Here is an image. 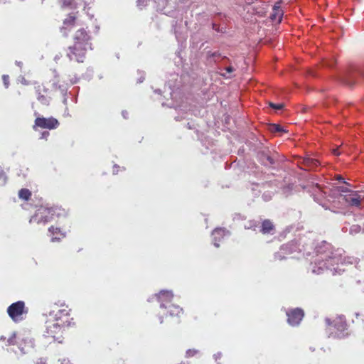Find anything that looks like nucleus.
<instances>
[{"label":"nucleus","instance_id":"18","mask_svg":"<svg viewBox=\"0 0 364 364\" xmlns=\"http://www.w3.org/2000/svg\"><path fill=\"white\" fill-rule=\"evenodd\" d=\"M35 89H36V94H37V99L42 104V105H48L49 103H50V99L43 95H41V92L43 90V92H47V89L43 87V86H41V85H38V86H36L35 87Z\"/></svg>","mask_w":364,"mask_h":364},{"label":"nucleus","instance_id":"55","mask_svg":"<svg viewBox=\"0 0 364 364\" xmlns=\"http://www.w3.org/2000/svg\"><path fill=\"white\" fill-rule=\"evenodd\" d=\"M67 102V99L65 97L64 100H63V102L65 104Z\"/></svg>","mask_w":364,"mask_h":364},{"label":"nucleus","instance_id":"30","mask_svg":"<svg viewBox=\"0 0 364 364\" xmlns=\"http://www.w3.org/2000/svg\"><path fill=\"white\" fill-rule=\"evenodd\" d=\"M2 80L4 82V85L6 88H8L9 86V77L8 75H3Z\"/></svg>","mask_w":364,"mask_h":364},{"label":"nucleus","instance_id":"29","mask_svg":"<svg viewBox=\"0 0 364 364\" xmlns=\"http://www.w3.org/2000/svg\"><path fill=\"white\" fill-rule=\"evenodd\" d=\"M198 350H196V349H188L186 350V357L189 358V357H193L194 356L196 353H198Z\"/></svg>","mask_w":364,"mask_h":364},{"label":"nucleus","instance_id":"40","mask_svg":"<svg viewBox=\"0 0 364 364\" xmlns=\"http://www.w3.org/2000/svg\"><path fill=\"white\" fill-rule=\"evenodd\" d=\"M58 89L60 90L63 95H66L67 89L65 87L59 85Z\"/></svg>","mask_w":364,"mask_h":364},{"label":"nucleus","instance_id":"38","mask_svg":"<svg viewBox=\"0 0 364 364\" xmlns=\"http://www.w3.org/2000/svg\"><path fill=\"white\" fill-rule=\"evenodd\" d=\"M60 364H71L70 361L68 358H60L58 360Z\"/></svg>","mask_w":364,"mask_h":364},{"label":"nucleus","instance_id":"24","mask_svg":"<svg viewBox=\"0 0 364 364\" xmlns=\"http://www.w3.org/2000/svg\"><path fill=\"white\" fill-rule=\"evenodd\" d=\"M304 164L309 168L313 169L319 166L318 160L311 158H306L304 160Z\"/></svg>","mask_w":364,"mask_h":364},{"label":"nucleus","instance_id":"27","mask_svg":"<svg viewBox=\"0 0 364 364\" xmlns=\"http://www.w3.org/2000/svg\"><path fill=\"white\" fill-rule=\"evenodd\" d=\"M7 181V177L5 173L1 170L0 167V186H3L6 184Z\"/></svg>","mask_w":364,"mask_h":364},{"label":"nucleus","instance_id":"41","mask_svg":"<svg viewBox=\"0 0 364 364\" xmlns=\"http://www.w3.org/2000/svg\"><path fill=\"white\" fill-rule=\"evenodd\" d=\"M228 73H232L234 71V68L232 66H228L225 68Z\"/></svg>","mask_w":364,"mask_h":364},{"label":"nucleus","instance_id":"16","mask_svg":"<svg viewBox=\"0 0 364 364\" xmlns=\"http://www.w3.org/2000/svg\"><path fill=\"white\" fill-rule=\"evenodd\" d=\"M75 22V16H72L71 14H70L69 16L63 21V26L60 28V31L63 36L66 37L68 35V32L74 26Z\"/></svg>","mask_w":364,"mask_h":364},{"label":"nucleus","instance_id":"6","mask_svg":"<svg viewBox=\"0 0 364 364\" xmlns=\"http://www.w3.org/2000/svg\"><path fill=\"white\" fill-rule=\"evenodd\" d=\"M325 321L327 326L333 325V326L336 330V331L334 333L335 337L343 338L348 336V333L345 332L346 330H347V325L345 318L343 316H338L333 321H331L330 318H326Z\"/></svg>","mask_w":364,"mask_h":364},{"label":"nucleus","instance_id":"49","mask_svg":"<svg viewBox=\"0 0 364 364\" xmlns=\"http://www.w3.org/2000/svg\"><path fill=\"white\" fill-rule=\"evenodd\" d=\"M144 80V76H141V77L138 80L139 83L142 82Z\"/></svg>","mask_w":364,"mask_h":364},{"label":"nucleus","instance_id":"12","mask_svg":"<svg viewBox=\"0 0 364 364\" xmlns=\"http://www.w3.org/2000/svg\"><path fill=\"white\" fill-rule=\"evenodd\" d=\"M338 78L344 85L353 86L355 83V70L351 68L346 69L339 74Z\"/></svg>","mask_w":364,"mask_h":364},{"label":"nucleus","instance_id":"26","mask_svg":"<svg viewBox=\"0 0 364 364\" xmlns=\"http://www.w3.org/2000/svg\"><path fill=\"white\" fill-rule=\"evenodd\" d=\"M269 130L273 133L285 132L283 127L279 124H272L269 125Z\"/></svg>","mask_w":364,"mask_h":364},{"label":"nucleus","instance_id":"39","mask_svg":"<svg viewBox=\"0 0 364 364\" xmlns=\"http://www.w3.org/2000/svg\"><path fill=\"white\" fill-rule=\"evenodd\" d=\"M222 357V353L220 352H218L215 354L213 355V358L215 359V361H217L218 360L220 359Z\"/></svg>","mask_w":364,"mask_h":364},{"label":"nucleus","instance_id":"50","mask_svg":"<svg viewBox=\"0 0 364 364\" xmlns=\"http://www.w3.org/2000/svg\"><path fill=\"white\" fill-rule=\"evenodd\" d=\"M154 92L160 95L161 93V90L160 89H156L154 90Z\"/></svg>","mask_w":364,"mask_h":364},{"label":"nucleus","instance_id":"15","mask_svg":"<svg viewBox=\"0 0 364 364\" xmlns=\"http://www.w3.org/2000/svg\"><path fill=\"white\" fill-rule=\"evenodd\" d=\"M258 159L266 166H271L275 163L274 159L269 155V150L268 149L259 151L258 153Z\"/></svg>","mask_w":364,"mask_h":364},{"label":"nucleus","instance_id":"53","mask_svg":"<svg viewBox=\"0 0 364 364\" xmlns=\"http://www.w3.org/2000/svg\"><path fill=\"white\" fill-rule=\"evenodd\" d=\"M159 320H160V323H163V318H162V316H159Z\"/></svg>","mask_w":364,"mask_h":364},{"label":"nucleus","instance_id":"21","mask_svg":"<svg viewBox=\"0 0 364 364\" xmlns=\"http://www.w3.org/2000/svg\"><path fill=\"white\" fill-rule=\"evenodd\" d=\"M283 12L279 5H274L272 13L270 14V18L272 21L280 23L282 19Z\"/></svg>","mask_w":364,"mask_h":364},{"label":"nucleus","instance_id":"11","mask_svg":"<svg viewBox=\"0 0 364 364\" xmlns=\"http://www.w3.org/2000/svg\"><path fill=\"white\" fill-rule=\"evenodd\" d=\"M181 77H179L178 74H172L171 75V78L166 82V85L168 86V89L170 90L169 95L171 99L176 102H177V95L180 94L178 90L181 86Z\"/></svg>","mask_w":364,"mask_h":364},{"label":"nucleus","instance_id":"47","mask_svg":"<svg viewBox=\"0 0 364 364\" xmlns=\"http://www.w3.org/2000/svg\"><path fill=\"white\" fill-rule=\"evenodd\" d=\"M338 180H339L340 181L347 184V183L344 181L343 178H342L341 176H338ZM348 185L350 186V184H348Z\"/></svg>","mask_w":364,"mask_h":364},{"label":"nucleus","instance_id":"44","mask_svg":"<svg viewBox=\"0 0 364 364\" xmlns=\"http://www.w3.org/2000/svg\"><path fill=\"white\" fill-rule=\"evenodd\" d=\"M20 81H21V82L22 84H23V85H28V81H27V80H26L23 77H21V80H20Z\"/></svg>","mask_w":364,"mask_h":364},{"label":"nucleus","instance_id":"25","mask_svg":"<svg viewBox=\"0 0 364 364\" xmlns=\"http://www.w3.org/2000/svg\"><path fill=\"white\" fill-rule=\"evenodd\" d=\"M31 196V192L27 188H21L18 191V197L24 200H28Z\"/></svg>","mask_w":364,"mask_h":364},{"label":"nucleus","instance_id":"10","mask_svg":"<svg viewBox=\"0 0 364 364\" xmlns=\"http://www.w3.org/2000/svg\"><path fill=\"white\" fill-rule=\"evenodd\" d=\"M287 323L291 326H296L300 324L304 316V311L301 308H294L287 310Z\"/></svg>","mask_w":364,"mask_h":364},{"label":"nucleus","instance_id":"1","mask_svg":"<svg viewBox=\"0 0 364 364\" xmlns=\"http://www.w3.org/2000/svg\"><path fill=\"white\" fill-rule=\"evenodd\" d=\"M293 242L295 245H289L287 253L290 255L298 251L302 252L304 256L314 255V259L311 262V268L312 272L316 274H323L326 271H330L333 274H340L341 271L345 270L341 268L343 266L358 262L357 258L343 257V250H334L330 243L324 240L314 242L311 240L301 238L299 241L294 240L289 243Z\"/></svg>","mask_w":364,"mask_h":364},{"label":"nucleus","instance_id":"43","mask_svg":"<svg viewBox=\"0 0 364 364\" xmlns=\"http://www.w3.org/2000/svg\"><path fill=\"white\" fill-rule=\"evenodd\" d=\"M119 166H117V165H114V166H113V173H114V174H117V173H118V171H119Z\"/></svg>","mask_w":364,"mask_h":364},{"label":"nucleus","instance_id":"17","mask_svg":"<svg viewBox=\"0 0 364 364\" xmlns=\"http://www.w3.org/2000/svg\"><path fill=\"white\" fill-rule=\"evenodd\" d=\"M315 192L316 193L314 195V200L325 209H328V203L324 198L323 191L320 189L319 187H316Z\"/></svg>","mask_w":364,"mask_h":364},{"label":"nucleus","instance_id":"57","mask_svg":"<svg viewBox=\"0 0 364 364\" xmlns=\"http://www.w3.org/2000/svg\"><path fill=\"white\" fill-rule=\"evenodd\" d=\"M76 82H77V80H75V81H73V82H72V84H75V83H76Z\"/></svg>","mask_w":364,"mask_h":364},{"label":"nucleus","instance_id":"33","mask_svg":"<svg viewBox=\"0 0 364 364\" xmlns=\"http://www.w3.org/2000/svg\"><path fill=\"white\" fill-rule=\"evenodd\" d=\"M212 28L213 30H215V31L218 32V33H223L224 31H223V28H220L219 26H218L216 23H212Z\"/></svg>","mask_w":364,"mask_h":364},{"label":"nucleus","instance_id":"19","mask_svg":"<svg viewBox=\"0 0 364 364\" xmlns=\"http://www.w3.org/2000/svg\"><path fill=\"white\" fill-rule=\"evenodd\" d=\"M289 245H295V243H287L281 246L280 250L274 253V259L276 260H282L287 258L288 254L287 253V250L289 248Z\"/></svg>","mask_w":364,"mask_h":364},{"label":"nucleus","instance_id":"37","mask_svg":"<svg viewBox=\"0 0 364 364\" xmlns=\"http://www.w3.org/2000/svg\"><path fill=\"white\" fill-rule=\"evenodd\" d=\"M47 360L44 358H40L37 360L36 364H46Z\"/></svg>","mask_w":364,"mask_h":364},{"label":"nucleus","instance_id":"54","mask_svg":"<svg viewBox=\"0 0 364 364\" xmlns=\"http://www.w3.org/2000/svg\"><path fill=\"white\" fill-rule=\"evenodd\" d=\"M5 339H6V338L4 336H1L0 337V341H4Z\"/></svg>","mask_w":364,"mask_h":364},{"label":"nucleus","instance_id":"2","mask_svg":"<svg viewBox=\"0 0 364 364\" xmlns=\"http://www.w3.org/2000/svg\"><path fill=\"white\" fill-rule=\"evenodd\" d=\"M70 309L67 306L54 305L51 309L43 314L45 331L43 336L57 341L65 327L70 326Z\"/></svg>","mask_w":364,"mask_h":364},{"label":"nucleus","instance_id":"13","mask_svg":"<svg viewBox=\"0 0 364 364\" xmlns=\"http://www.w3.org/2000/svg\"><path fill=\"white\" fill-rule=\"evenodd\" d=\"M230 235V232L228 230H227L225 228H217L212 232V239L213 245L215 247H219L220 244L219 242H221V240Z\"/></svg>","mask_w":364,"mask_h":364},{"label":"nucleus","instance_id":"7","mask_svg":"<svg viewBox=\"0 0 364 364\" xmlns=\"http://www.w3.org/2000/svg\"><path fill=\"white\" fill-rule=\"evenodd\" d=\"M7 313L14 322L21 321L23 319V314L27 313L25 303L23 301H18L11 304L7 309Z\"/></svg>","mask_w":364,"mask_h":364},{"label":"nucleus","instance_id":"31","mask_svg":"<svg viewBox=\"0 0 364 364\" xmlns=\"http://www.w3.org/2000/svg\"><path fill=\"white\" fill-rule=\"evenodd\" d=\"M338 191H340L342 193L348 194L350 193V191H353L352 190H350L349 188L343 186L338 187Z\"/></svg>","mask_w":364,"mask_h":364},{"label":"nucleus","instance_id":"36","mask_svg":"<svg viewBox=\"0 0 364 364\" xmlns=\"http://www.w3.org/2000/svg\"><path fill=\"white\" fill-rule=\"evenodd\" d=\"M49 132L48 131H44L41 133V135L40 136L41 139H47V138L49 136Z\"/></svg>","mask_w":364,"mask_h":364},{"label":"nucleus","instance_id":"23","mask_svg":"<svg viewBox=\"0 0 364 364\" xmlns=\"http://www.w3.org/2000/svg\"><path fill=\"white\" fill-rule=\"evenodd\" d=\"M273 228L274 225L269 220H264L262 224L261 232L264 234L269 233Z\"/></svg>","mask_w":364,"mask_h":364},{"label":"nucleus","instance_id":"45","mask_svg":"<svg viewBox=\"0 0 364 364\" xmlns=\"http://www.w3.org/2000/svg\"><path fill=\"white\" fill-rule=\"evenodd\" d=\"M122 114L124 119L128 118V112L127 111H125V110L122 111Z\"/></svg>","mask_w":364,"mask_h":364},{"label":"nucleus","instance_id":"46","mask_svg":"<svg viewBox=\"0 0 364 364\" xmlns=\"http://www.w3.org/2000/svg\"><path fill=\"white\" fill-rule=\"evenodd\" d=\"M169 107H174L175 109H177L178 107H181V105H174L173 103L171 105H168Z\"/></svg>","mask_w":364,"mask_h":364},{"label":"nucleus","instance_id":"20","mask_svg":"<svg viewBox=\"0 0 364 364\" xmlns=\"http://www.w3.org/2000/svg\"><path fill=\"white\" fill-rule=\"evenodd\" d=\"M23 346L22 343L19 344L18 348L22 354H26L34 347V341L31 338L23 339Z\"/></svg>","mask_w":364,"mask_h":364},{"label":"nucleus","instance_id":"5","mask_svg":"<svg viewBox=\"0 0 364 364\" xmlns=\"http://www.w3.org/2000/svg\"><path fill=\"white\" fill-rule=\"evenodd\" d=\"M156 299L159 304L161 309L167 310L170 316H179L183 314V309L178 305L173 304V294L171 291L161 290L159 294H156L148 301Z\"/></svg>","mask_w":364,"mask_h":364},{"label":"nucleus","instance_id":"48","mask_svg":"<svg viewBox=\"0 0 364 364\" xmlns=\"http://www.w3.org/2000/svg\"><path fill=\"white\" fill-rule=\"evenodd\" d=\"M219 55H220V53H218V52L213 53V54H212V56L214 57V58L215 57L216 58V57H218Z\"/></svg>","mask_w":364,"mask_h":364},{"label":"nucleus","instance_id":"42","mask_svg":"<svg viewBox=\"0 0 364 364\" xmlns=\"http://www.w3.org/2000/svg\"><path fill=\"white\" fill-rule=\"evenodd\" d=\"M325 63H326V66L331 68V67H333V65L334 64V61L333 60H331L326 61Z\"/></svg>","mask_w":364,"mask_h":364},{"label":"nucleus","instance_id":"3","mask_svg":"<svg viewBox=\"0 0 364 364\" xmlns=\"http://www.w3.org/2000/svg\"><path fill=\"white\" fill-rule=\"evenodd\" d=\"M90 37L84 28L77 30L75 33L73 46L69 47L70 52L67 56L70 60H75L78 63H82L85 56V52L87 48L91 49L90 43Z\"/></svg>","mask_w":364,"mask_h":364},{"label":"nucleus","instance_id":"14","mask_svg":"<svg viewBox=\"0 0 364 364\" xmlns=\"http://www.w3.org/2000/svg\"><path fill=\"white\" fill-rule=\"evenodd\" d=\"M341 197L350 206L358 208L360 206V198L355 191H350L348 194H341Z\"/></svg>","mask_w":364,"mask_h":364},{"label":"nucleus","instance_id":"9","mask_svg":"<svg viewBox=\"0 0 364 364\" xmlns=\"http://www.w3.org/2000/svg\"><path fill=\"white\" fill-rule=\"evenodd\" d=\"M59 126V122L57 119L50 117H37L34 121L33 125V129L35 131L38 130V128L47 129H55Z\"/></svg>","mask_w":364,"mask_h":364},{"label":"nucleus","instance_id":"34","mask_svg":"<svg viewBox=\"0 0 364 364\" xmlns=\"http://www.w3.org/2000/svg\"><path fill=\"white\" fill-rule=\"evenodd\" d=\"M16 338V333H13L12 336L7 340L8 346L14 344V338Z\"/></svg>","mask_w":364,"mask_h":364},{"label":"nucleus","instance_id":"56","mask_svg":"<svg viewBox=\"0 0 364 364\" xmlns=\"http://www.w3.org/2000/svg\"><path fill=\"white\" fill-rule=\"evenodd\" d=\"M334 154H337V155H339V153H338V152H337L336 151H334Z\"/></svg>","mask_w":364,"mask_h":364},{"label":"nucleus","instance_id":"51","mask_svg":"<svg viewBox=\"0 0 364 364\" xmlns=\"http://www.w3.org/2000/svg\"><path fill=\"white\" fill-rule=\"evenodd\" d=\"M187 127H188V129H194V128L193 127V126L191 124V123H189V122L187 124Z\"/></svg>","mask_w":364,"mask_h":364},{"label":"nucleus","instance_id":"8","mask_svg":"<svg viewBox=\"0 0 364 364\" xmlns=\"http://www.w3.org/2000/svg\"><path fill=\"white\" fill-rule=\"evenodd\" d=\"M271 187L270 183H252L251 190L255 196H258L262 191H264L262 198L264 201L268 202L272 200L276 191L267 190L268 188Z\"/></svg>","mask_w":364,"mask_h":364},{"label":"nucleus","instance_id":"32","mask_svg":"<svg viewBox=\"0 0 364 364\" xmlns=\"http://www.w3.org/2000/svg\"><path fill=\"white\" fill-rule=\"evenodd\" d=\"M137 6L142 9L143 7L146 6L147 4V0H137L136 1Z\"/></svg>","mask_w":364,"mask_h":364},{"label":"nucleus","instance_id":"28","mask_svg":"<svg viewBox=\"0 0 364 364\" xmlns=\"http://www.w3.org/2000/svg\"><path fill=\"white\" fill-rule=\"evenodd\" d=\"M269 105L270 107L273 108L275 110H280L284 107V105L281 104V103L275 104V103H273V102H269Z\"/></svg>","mask_w":364,"mask_h":364},{"label":"nucleus","instance_id":"52","mask_svg":"<svg viewBox=\"0 0 364 364\" xmlns=\"http://www.w3.org/2000/svg\"><path fill=\"white\" fill-rule=\"evenodd\" d=\"M16 64L19 67L22 66V63L21 61H16Z\"/></svg>","mask_w":364,"mask_h":364},{"label":"nucleus","instance_id":"4","mask_svg":"<svg viewBox=\"0 0 364 364\" xmlns=\"http://www.w3.org/2000/svg\"><path fill=\"white\" fill-rule=\"evenodd\" d=\"M65 210L61 208L60 207H51L46 204V205H41L36 210L35 214L31 218L29 223H36L38 224L45 225L50 220H52L54 218V216L58 218L61 216H65Z\"/></svg>","mask_w":364,"mask_h":364},{"label":"nucleus","instance_id":"22","mask_svg":"<svg viewBox=\"0 0 364 364\" xmlns=\"http://www.w3.org/2000/svg\"><path fill=\"white\" fill-rule=\"evenodd\" d=\"M49 232L53 234V235L55 234H60L61 237H57V236H53L51 237V241L52 242H59L61 238H63L65 237V232H63L61 231V230L58 228H54L53 226H51L50 228H49L48 229Z\"/></svg>","mask_w":364,"mask_h":364},{"label":"nucleus","instance_id":"35","mask_svg":"<svg viewBox=\"0 0 364 364\" xmlns=\"http://www.w3.org/2000/svg\"><path fill=\"white\" fill-rule=\"evenodd\" d=\"M73 0H62L63 6L68 7L72 5V2Z\"/></svg>","mask_w":364,"mask_h":364}]
</instances>
